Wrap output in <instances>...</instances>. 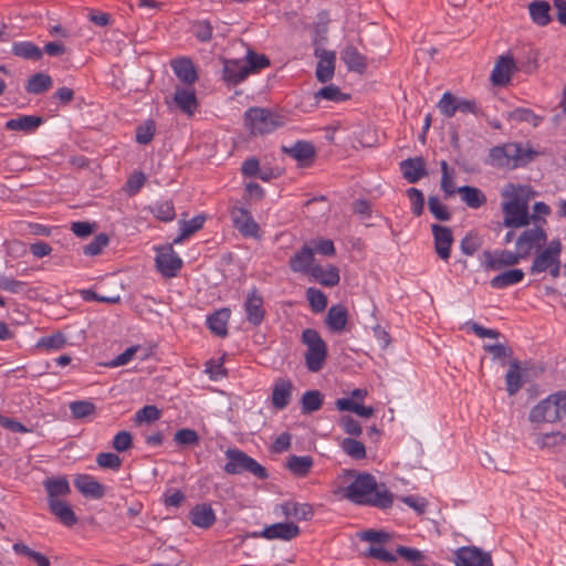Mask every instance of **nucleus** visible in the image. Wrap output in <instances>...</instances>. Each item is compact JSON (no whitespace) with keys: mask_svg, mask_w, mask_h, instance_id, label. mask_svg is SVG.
I'll return each mask as SVG.
<instances>
[{"mask_svg":"<svg viewBox=\"0 0 566 566\" xmlns=\"http://www.w3.org/2000/svg\"><path fill=\"white\" fill-rule=\"evenodd\" d=\"M345 499L354 504L386 510L394 504V494L384 483H378L369 473H359L352 483L339 490Z\"/></svg>","mask_w":566,"mask_h":566,"instance_id":"1","label":"nucleus"},{"mask_svg":"<svg viewBox=\"0 0 566 566\" xmlns=\"http://www.w3.org/2000/svg\"><path fill=\"white\" fill-rule=\"evenodd\" d=\"M270 65V60L264 54L248 50L245 59L223 61L222 78L229 85H238L250 74L260 72Z\"/></svg>","mask_w":566,"mask_h":566,"instance_id":"2","label":"nucleus"},{"mask_svg":"<svg viewBox=\"0 0 566 566\" xmlns=\"http://www.w3.org/2000/svg\"><path fill=\"white\" fill-rule=\"evenodd\" d=\"M536 155L518 143H506L489 150L485 164L500 169H515L530 163Z\"/></svg>","mask_w":566,"mask_h":566,"instance_id":"3","label":"nucleus"},{"mask_svg":"<svg viewBox=\"0 0 566 566\" xmlns=\"http://www.w3.org/2000/svg\"><path fill=\"white\" fill-rule=\"evenodd\" d=\"M566 416V391H557L535 405L528 415L532 423H554Z\"/></svg>","mask_w":566,"mask_h":566,"instance_id":"4","label":"nucleus"},{"mask_svg":"<svg viewBox=\"0 0 566 566\" xmlns=\"http://www.w3.org/2000/svg\"><path fill=\"white\" fill-rule=\"evenodd\" d=\"M244 124L252 135H264L284 125V117L264 107H250L244 112Z\"/></svg>","mask_w":566,"mask_h":566,"instance_id":"5","label":"nucleus"},{"mask_svg":"<svg viewBox=\"0 0 566 566\" xmlns=\"http://www.w3.org/2000/svg\"><path fill=\"white\" fill-rule=\"evenodd\" d=\"M302 343L307 347L305 353V365L312 373L319 371L327 358V345L319 333L313 328H306L302 332Z\"/></svg>","mask_w":566,"mask_h":566,"instance_id":"6","label":"nucleus"},{"mask_svg":"<svg viewBox=\"0 0 566 566\" xmlns=\"http://www.w3.org/2000/svg\"><path fill=\"white\" fill-rule=\"evenodd\" d=\"M226 457L228 462L223 469L229 474L249 472L260 480H266L269 478V473L263 465L237 448L228 449Z\"/></svg>","mask_w":566,"mask_h":566,"instance_id":"7","label":"nucleus"},{"mask_svg":"<svg viewBox=\"0 0 566 566\" xmlns=\"http://www.w3.org/2000/svg\"><path fill=\"white\" fill-rule=\"evenodd\" d=\"M547 233L541 224L525 227V229L515 239V249L526 260L533 253L538 252L546 245Z\"/></svg>","mask_w":566,"mask_h":566,"instance_id":"8","label":"nucleus"},{"mask_svg":"<svg viewBox=\"0 0 566 566\" xmlns=\"http://www.w3.org/2000/svg\"><path fill=\"white\" fill-rule=\"evenodd\" d=\"M503 224L507 228H525L530 226L531 214L527 202L518 197L502 203Z\"/></svg>","mask_w":566,"mask_h":566,"instance_id":"9","label":"nucleus"},{"mask_svg":"<svg viewBox=\"0 0 566 566\" xmlns=\"http://www.w3.org/2000/svg\"><path fill=\"white\" fill-rule=\"evenodd\" d=\"M155 263L157 270L167 279L178 275L182 268L181 258L175 252L171 244L156 249Z\"/></svg>","mask_w":566,"mask_h":566,"instance_id":"10","label":"nucleus"},{"mask_svg":"<svg viewBox=\"0 0 566 566\" xmlns=\"http://www.w3.org/2000/svg\"><path fill=\"white\" fill-rule=\"evenodd\" d=\"M562 243L558 239L549 241L547 245L542 248L535 253L533 262L530 268L531 274H538L547 271L555 261L560 258Z\"/></svg>","mask_w":566,"mask_h":566,"instance_id":"11","label":"nucleus"},{"mask_svg":"<svg viewBox=\"0 0 566 566\" xmlns=\"http://www.w3.org/2000/svg\"><path fill=\"white\" fill-rule=\"evenodd\" d=\"M230 217L233 227L243 235L248 238H259L260 227L254 221L250 210L243 206L234 205L230 209Z\"/></svg>","mask_w":566,"mask_h":566,"instance_id":"12","label":"nucleus"},{"mask_svg":"<svg viewBox=\"0 0 566 566\" xmlns=\"http://www.w3.org/2000/svg\"><path fill=\"white\" fill-rule=\"evenodd\" d=\"M243 307L245 318L250 324L253 326H260L263 323L266 314L264 300L255 286L247 293Z\"/></svg>","mask_w":566,"mask_h":566,"instance_id":"13","label":"nucleus"},{"mask_svg":"<svg viewBox=\"0 0 566 566\" xmlns=\"http://www.w3.org/2000/svg\"><path fill=\"white\" fill-rule=\"evenodd\" d=\"M455 566H494L492 556L476 546H463L455 552Z\"/></svg>","mask_w":566,"mask_h":566,"instance_id":"14","label":"nucleus"},{"mask_svg":"<svg viewBox=\"0 0 566 566\" xmlns=\"http://www.w3.org/2000/svg\"><path fill=\"white\" fill-rule=\"evenodd\" d=\"M483 265L488 270H501L505 266H514L518 264L523 259L522 255L515 251L510 250H494L483 252Z\"/></svg>","mask_w":566,"mask_h":566,"instance_id":"15","label":"nucleus"},{"mask_svg":"<svg viewBox=\"0 0 566 566\" xmlns=\"http://www.w3.org/2000/svg\"><path fill=\"white\" fill-rule=\"evenodd\" d=\"M315 265L314 250L307 243L303 244L289 260L290 270L294 273L310 275Z\"/></svg>","mask_w":566,"mask_h":566,"instance_id":"16","label":"nucleus"},{"mask_svg":"<svg viewBox=\"0 0 566 566\" xmlns=\"http://www.w3.org/2000/svg\"><path fill=\"white\" fill-rule=\"evenodd\" d=\"M431 231L434 241V251L437 255L443 260L448 261L450 258L451 245L453 243V234L449 227L440 226L433 223L431 226Z\"/></svg>","mask_w":566,"mask_h":566,"instance_id":"17","label":"nucleus"},{"mask_svg":"<svg viewBox=\"0 0 566 566\" xmlns=\"http://www.w3.org/2000/svg\"><path fill=\"white\" fill-rule=\"evenodd\" d=\"M516 71H518L516 61L511 55H502L492 70L491 80L493 84L504 86L510 83L512 75Z\"/></svg>","mask_w":566,"mask_h":566,"instance_id":"18","label":"nucleus"},{"mask_svg":"<svg viewBox=\"0 0 566 566\" xmlns=\"http://www.w3.org/2000/svg\"><path fill=\"white\" fill-rule=\"evenodd\" d=\"M300 534V527L293 522L275 523L266 526L259 535L266 539L291 541Z\"/></svg>","mask_w":566,"mask_h":566,"instance_id":"19","label":"nucleus"},{"mask_svg":"<svg viewBox=\"0 0 566 566\" xmlns=\"http://www.w3.org/2000/svg\"><path fill=\"white\" fill-rule=\"evenodd\" d=\"M399 166L403 178L410 184L418 182L427 175L426 161L420 156L405 159Z\"/></svg>","mask_w":566,"mask_h":566,"instance_id":"20","label":"nucleus"},{"mask_svg":"<svg viewBox=\"0 0 566 566\" xmlns=\"http://www.w3.org/2000/svg\"><path fill=\"white\" fill-rule=\"evenodd\" d=\"M348 322V311L343 304L332 305L325 318L326 327L333 333H343Z\"/></svg>","mask_w":566,"mask_h":566,"instance_id":"21","label":"nucleus"},{"mask_svg":"<svg viewBox=\"0 0 566 566\" xmlns=\"http://www.w3.org/2000/svg\"><path fill=\"white\" fill-rule=\"evenodd\" d=\"M190 522L200 528H209L216 522V513L208 503L197 504L189 512Z\"/></svg>","mask_w":566,"mask_h":566,"instance_id":"22","label":"nucleus"},{"mask_svg":"<svg viewBox=\"0 0 566 566\" xmlns=\"http://www.w3.org/2000/svg\"><path fill=\"white\" fill-rule=\"evenodd\" d=\"M74 485L86 497L98 500L105 495L104 485L87 474L78 475L74 481Z\"/></svg>","mask_w":566,"mask_h":566,"instance_id":"23","label":"nucleus"},{"mask_svg":"<svg viewBox=\"0 0 566 566\" xmlns=\"http://www.w3.org/2000/svg\"><path fill=\"white\" fill-rule=\"evenodd\" d=\"M316 50V55L317 54ZM335 53L333 51H322L319 54V60L316 65V78L321 83H327L331 81L335 73Z\"/></svg>","mask_w":566,"mask_h":566,"instance_id":"24","label":"nucleus"},{"mask_svg":"<svg viewBox=\"0 0 566 566\" xmlns=\"http://www.w3.org/2000/svg\"><path fill=\"white\" fill-rule=\"evenodd\" d=\"M310 276L325 287H334L338 285L340 281L339 270L336 265H328L327 268H324L316 264L315 268H313V271H311Z\"/></svg>","mask_w":566,"mask_h":566,"instance_id":"25","label":"nucleus"},{"mask_svg":"<svg viewBox=\"0 0 566 566\" xmlns=\"http://www.w3.org/2000/svg\"><path fill=\"white\" fill-rule=\"evenodd\" d=\"M170 65H171V69L174 71L175 75L181 82H184L188 85H191L197 81L198 74H197L196 67L190 59H188V57L176 59V60L171 61Z\"/></svg>","mask_w":566,"mask_h":566,"instance_id":"26","label":"nucleus"},{"mask_svg":"<svg viewBox=\"0 0 566 566\" xmlns=\"http://www.w3.org/2000/svg\"><path fill=\"white\" fill-rule=\"evenodd\" d=\"M340 59L349 71L361 74L367 67L366 57L353 44H348L342 50Z\"/></svg>","mask_w":566,"mask_h":566,"instance_id":"27","label":"nucleus"},{"mask_svg":"<svg viewBox=\"0 0 566 566\" xmlns=\"http://www.w3.org/2000/svg\"><path fill=\"white\" fill-rule=\"evenodd\" d=\"M313 465L314 460L311 455L291 454L285 462V468L296 478L307 476Z\"/></svg>","mask_w":566,"mask_h":566,"instance_id":"28","label":"nucleus"},{"mask_svg":"<svg viewBox=\"0 0 566 566\" xmlns=\"http://www.w3.org/2000/svg\"><path fill=\"white\" fill-rule=\"evenodd\" d=\"M49 504L50 511L65 526L71 527L77 523V517L71 505L64 500H51Z\"/></svg>","mask_w":566,"mask_h":566,"instance_id":"29","label":"nucleus"},{"mask_svg":"<svg viewBox=\"0 0 566 566\" xmlns=\"http://www.w3.org/2000/svg\"><path fill=\"white\" fill-rule=\"evenodd\" d=\"M230 310L221 308L207 317L208 328L212 334L219 337L228 335V322L230 319Z\"/></svg>","mask_w":566,"mask_h":566,"instance_id":"30","label":"nucleus"},{"mask_svg":"<svg viewBox=\"0 0 566 566\" xmlns=\"http://www.w3.org/2000/svg\"><path fill=\"white\" fill-rule=\"evenodd\" d=\"M174 101L177 106L189 116H191L198 107V102L193 88H176Z\"/></svg>","mask_w":566,"mask_h":566,"instance_id":"31","label":"nucleus"},{"mask_svg":"<svg viewBox=\"0 0 566 566\" xmlns=\"http://www.w3.org/2000/svg\"><path fill=\"white\" fill-rule=\"evenodd\" d=\"M293 384L289 379H279L272 391V405L276 409H284L291 400Z\"/></svg>","mask_w":566,"mask_h":566,"instance_id":"32","label":"nucleus"},{"mask_svg":"<svg viewBox=\"0 0 566 566\" xmlns=\"http://www.w3.org/2000/svg\"><path fill=\"white\" fill-rule=\"evenodd\" d=\"M43 123V118L35 115H21L15 118H11L6 123V129L8 130H20L27 134L38 129Z\"/></svg>","mask_w":566,"mask_h":566,"instance_id":"33","label":"nucleus"},{"mask_svg":"<svg viewBox=\"0 0 566 566\" xmlns=\"http://www.w3.org/2000/svg\"><path fill=\"white\" fill-rule=\"evenodd\" d=\"M524 276L522 269H510L492 277L490 284L493 289L502 290L521 283Z\"/></svg>","mask_w":566,"mask_h":566,"instance_id":"34","label":"nucleus"},{"mask_svg":"<svg viewBox=\"0 0 566 566\" xmlns=\"http://www.w3.org/2000/svg\"><path fill=\"white\" fill-rule=\"evenodd\" d=\"M43 485L48 493V503H50L51 500H62V496H66L71 493L69 481L64 476L46 479Z\"/></svg>","mask_w":566,"mask_h":566,"instance_id":"35","label":"nucleus"},{"mask_svg":"<svg viewBox=\"0 0 566 566\" xmlns=\"http://www.w3.org/2000/svg\"><path fill=\"white\" fill-rule=\"evenodd\" d=\"M528 11L532 21L539 27H545L552 21L549 14L551 6L545 0H535L531 2L528 4Z\"/></svg>","mask_w":566,"mask_h":566,"instance_id":"36","label":"nucleus"},{"mask_svg":"<svg viewBox=\"0 0 566 566\" xmlns=\"http://www.w3.org/2000/svg\"><path fill=\"white\" fill-rule=\"evenodd\" d=\"M505 382L510 396H514L522 388V368L517 359L510 361L509 370L505 375Z\"/></svg>","mask_w":566,"mask_h":566,"instance_id":"37","label":"nucleus"},{"mask_svg":"<svg viewBox=\"0 0 566 566\" xmlns=\"http://www.w3.org/2000/svg\"><path fill=\"white\" fill-rule=\"evenodd\" d=\"M457 191L461 195L462 201L472 209H478L486 202L485 195L476 187L462 186Z\"/></svg>","mask_w":566,"mask_h":566,"instance_id":"38","label":"nucleus"},{"mask_svg":"<svg viewBox=\"0 0 566 566\" xmlns=\"http://www.w3.org/2000/svg\"><path fill=\"white\" fill-rule=\"evenodd\" d=\"M206 221V217L203 214H198L191 218L190 220L180 221V232L177 238L174 239V244L181 243L185 239L189 238L200 229H202Z\"/></svg>","mask_w":566,"mask_h":566,"instance_id":"39","label":"nucleus"},{"mask_svg":"<svg viewBox=\"0 0 566 566\" xmlns=\"http://www.w3.org/2000/svg\"><path fill=\"white\" fill-rule=\"evenodd\" d=\"M11 52L15 56L33 61L40 60L43 55V51L30 41L13 43Z\"/></svg>","mask_w":566,"mask_h":566,"instance_id":"40","label":"nucleus"},{"mask_svg":"<svg viewBox=\"0 0 566 566\" xmlns=\"http://www.w3.org/2000/svg\"><path fill=\"white\" fill-rule=\"evenodd\" d=\"M52 83V78L49 74L35 73L29 77L25 91L29 94H42L51 88Z\"/></svg>","mask_w":566,"mask_h":566,"instance_id":"41","label":"nucleus"},{"mask_svg":"<svg viewBox=\"0 0 566 566\" xmlns=\"http://www.w3.org/2000/svg\"><path fill=\"white\" fill-rule=\"evenodd\" d=\"M283 509L286 516H293L297 521H308L314 515L313 506L308 503H286Z\"/></svg>","mask_w":566,"mask_h":566,"instance_id":"42","label":"nucleus"},{"mask_svg":"<svg viewBox=\"0 0 566 566\" xmlns=\"http://www.w3.org/2000/svg\"><path fill=\"white\" fill-rule=\"evenodd\" d=\"M149 209L151 213L163 222H170L176 217L175 207L171 200L157 201Z\"/></svg>","mask_w":566,"mask_h":566,"instance_id":"43","label":"nucleus"},{"mask_svg":"<svg viewBox=\"0 0 566 566\" xmlns=\"http://www.w3.org/2000/svg\"><path fill=\"white\" fill-rule=\"evenodd\" d=\"M539 449H551L563 446L566 442V434L562 431H552L539 434L535 440Z\"/></svg>","mask_w":566,"mask_h":566,"instance_id":"44","label":"nucleus"},{"mask_svg":"<svg viewBox=\"0 0 566 566\" xmlns=\"http://www.w3.org/2000/svg\"><path fill=\"white\" fill-rule=\"evenodd\" d=\"M302 412L312 413L321 409L323 405V395L318 390L305 391L302 396Z\"/></svg>","mask_w":566,"mask_h":566,"instance_id":"45","label":"nucleus"},{"mask_svg":"<svg viewBox=\"0 0 566 566\" xmlns=\"http://www.w3.org/2000/svg\"><path fill=\"white\" fill-rule=\"evenodd\" d=\"M314 97L316 101L326 99V101L339 103V102L347 101L349 98V95L343 93L338 86H336L334 84H329L327 86L319 88L314 94Z\"/></svg>","mask_w":566,"mask_h":566,"instance_id":"46","label":"nucleus"},{"mask_svg":"<svg viewBox=\"0 0 566 566\" xmlns=\"http://www.w3.org/2000/svg\"><path fill=\"white\" fill-rule=\"evenodd\" d=\"M285 151L300 161L312 159L315 156L314 146L308 142L302 140L296 142L291 148L285 149Z\"/></svg>","mask_w":566,"mask_h":566,"instance_id":"47","label":"nucleus"},{"mask_svg":"<svg viewBox=\"0 0 566 566\" xmlns=\"http://www.w3.org/2000/svg\"><path fill=\"white\" fill-rule=\"evenodd\" d=\"M70 411L74 419H85L95 413L96 406L88 400H77L70 403Z\"/></svg>","mask_w":566,"mask_h":566,"instance_id":"48","label":"nucleus"},{"mask_svg":"<svg viewBox=\"0 0 566 566\" xmlns=\"http://www.w3.org/2000/svg\"><path fill=\"white\" fill-rule=\"evenodd\" d=\"M306 298L314 313H321L327 306V296L318 289L308 287L306 290Z\"/></svg>","mask_w":566,"mask_h":566,"instance_id":"49","label":"nucleus"},{"mask_svg":"<svg viewBox=\"0 0 566 566\" xmlns=\"http://www.w3.org/2000/svg\"><path fill=\"white\" fill-rule=\"evenodd\" d=\"M340 446L343 451L355 460H361L366 457V448L364 443L356 439L345 438Z\"/></svg>","mask_w":566,"mask_h":566,"instance_id":"50","label":"nucleus"},{"mask_svg":"<svg viewBox=\"0 0 566 566\" xmlns=\"http://www.w3.org/2000/svg\"><path fill=\"white\" fill-rule=\"evenodd\" d=\"M65 344V335L59 332L41 337L36 343V347L44 348L46 350H57L63 348Z\"/></svg>","mask_w":566,"mask_h":566,"instance_id":"51","label":"nucleus"},{"mask_svg":"<svg viewBox=\"0 0 566 566\" xmlns=\"http://www.w3.org/2000/svg\"><path fill=\"white\" fill-rule=\"evenodd\" d=\"M108 243L109 237L106 233H98L88 244L84 245L83 253L87 256L99 255Z\"/></svg>","mask_w":566,"mask_h":566,"instance_id":"52","label":"nucleus"},{"mask_svg":"<svg viewBox=\"0 0 566 566\" xmlns=\"http://www.w3.org/2000/svg\"><path fill=\"white\" fill-rule=\"evenodd\" d=\"M191 32L200 42H208L212 39L213 28L209 20H197L191 25Z\"/></svg>","mask_w":566,"mask_h":566,"instance_id":"53","label":"nucleus"},{"mask_svg":"<svg viewBox=\"0 0 566 566\" xmlns=\"http://www.w3.org/2000/svg\"><path fill=\"white\" fill-rule=\"evenodd\" d=\"M429 211L440 221H448L451 218V213L448 207L443 205L440 199L436 196H430L428 199Z\"/></svg>","mask_w":566,"mask_h":566,"instance_id":"54","label":"nucleus"},{"mask_svg":"<svg viewBox=\"0 0 566 566\" xmlns=\"http://www.w3.org/2000/svg\"><path fill=\"white\" fill-rule=\"evenodd\" d=\"M457 103L458 98H455V96L450 92H446L438 103V108L442 115L451 118L458 112Z\"/></svg>","mask_w":566,"mask_h":566,"instance_id":"55","label":"nucleus"},{"mask_svg":"<svg viewBox=\"0 0 566 566\" xmlns=\"http://www.w3.org/2000/svg\"><path fill=\"white\" fill-rule=\"evenodd\" d=\"M174 441L178 446H195L199 443V434L193 429L182 428L175 432Z\"/></svg>","mask_w":566,"mask_h":566,"instance_id":"56","label":"nucleus"},{"mask_svg":"<svg viewBox=\"0 0 566 566\" xmlns=\"http://www.w3.org/2000/svg\"><path fill=\"white\" fill-rule=\"evenodd\" d=\"M96 463L101 468L118 471L122 467V459L115 453L102 452L97 454Z\"/></svg>","mask_w":566,"mask_h":566,"instance_id":"57","label":"nucleus"},{"mask_svg":"<svg viewBox=\"0 0 566 566\" xmlns=\"http://www.w3.org/2000/svg\"><path fill=\"white\" fill-rule=\"evenodd\" d=\"M407 196L411 203V211L416 217H420L423 212L424 197L421 190L417 188H409Z\"/></svg>","mask_w":566,"mask_h":566,"instance_id":"58","label":"nucleus"},{"mask_svg":"<svg viewBox=\"0 0 566 566\" xmlns=\"http://www.w3.org/2000/svg\"><path fill=\"white\" fill-rule=\"evenodd\" d=\"M112 447L117 452H125L133 447V436L129 431L122 430L117 432L112 442Z\"/></svg>","mask_w":566,"mask_h":566,"instance_id":"59","label":"nucleus"},{"mask_svg":"<svg viewBox=\"0 0 566 566\" xmlns=\"http://www.w3.org/2000/svg\"><path fill=\"white\" fill-rule=\"evenodd\" d=\"M155 123L148 120L145 125L138 126L136 129V142L140 145L149 144L155 135Z\"/></svg>","mask_w":566,"mask_h":566,"instance_id":"60","label":"nucleus"},{"mask_svg":"<svg viewBox=\"0 0 566 566\" xmlns=\"http://www.w3.org/2000/svg\"><path fill=\"white\" fill-rule=\"evenodd\" d=\"M396 552L401 558L412 563V566L415 564H420V562L424 559V554L413 547L398 546Z\"/></svg>","mask_w":566,"mask_h":566,"instance_id":"61","label":"nucleus"},{"mask_svg":"<svg viewBox=\"0 0 566 566\" xmlns=\"http://www.w3.org/2000/svg\"><path fill=\"white\" fill-rule=\"evenodd\" d=\"M160 410L153 405H148L139 409L135 415V420L138 422H153L160 418Z\"/></svg>","mask_w":566,"mask_h":566,"instance_id":"62","label":"nucleus"},{"mask_svg":"<svg viewBox=\"0 0 566 566\" xmlns=\"http://www.w3.org/2000/svg\"><path fill=\"white\" fill-rule=\"evenodd\" d=\"M146 181V177L142 171H135L126 181L125 190L129 196L136 195Z\"/></svg>","mask_w":566,"mask_h":566,"instance_id":"63","label":"nucleus"},{"mask_svg":"<svg viewBox=\"0 0 566 566\" xmlns=\"http://www.w3.org/2000/svg\"><path fill=\"white\" fill-rule=\"evenodd\" d=\"M551 213V208L545 202L538 201L533 206V213L531 214V220L534 221V224H541L544 227L546 224L545 217Z\"/></svg>","mask_w":566,"mask_h":566,"instance_id":"64","label":"nucleus"}]
</instances>
